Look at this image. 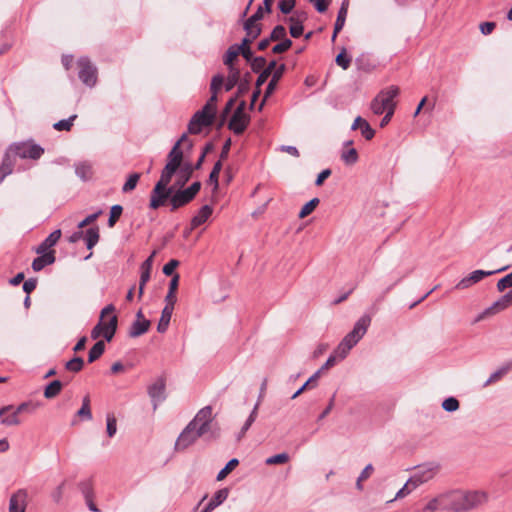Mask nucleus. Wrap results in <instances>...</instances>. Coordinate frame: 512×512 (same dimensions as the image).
<instances>
[{
	"mask_svg": "<svg viewBox=\"0 0 512 512\" xmlns=\"http://www.w3.org/2000/svg\"><path fill=\"white\" fill-rule=\"evenodd\" d=\"M115 307L112 304L104 307L100 314V320L91 331V338L95 344L89 352H104L106 343L110 342L117 329V316L113 314Z\"/></svg>",
	"mask_w": 512,
	"mask_h": 512,
	"instance_id": "f257e3e1",
	"label": "nucleus"
},
{
	"mask_svg": "<svg viewBox=\"0 0 512 512\" xmlns=\"http://www.w3.org/2000/svg\"><path fill=\"white\" fill-rule=\"evenodd\" d=\"M445 494L448 510L454 512H466L488 501V495L484 491L454 490Z\"/></svg>",
	"mask_w": 512,
	"mask_h": 512,
	"instance_id": "f03ea898",
	"label": "nucleus"
},
{
	"mask_svg": "<svg viewBox=\"0 0 512 512\" xmlns=\"http://www.w3.org/2000/svg\"><path fill=\"white\" fill-rule=\"evenodd\" d=\"M180 166L167 162L165 167L161 172L160 179L155 184L150 198V208L158 209L160 206L164 205L165 201L173 192L174 187L168 186L171 182V179L174 174L178 173V169Z\"/></svg>",
	"mask_w": 512,
	"mask_h": 512,
	"instance_id": "7ed1b4c3",
	"label": "nucleus"
},
{
	"mask_svg": "<svg viewBox=\"0 0 512 512\" xmlns=\"http://www.w3.org/2000/svg\"><path fill=\"white\" fill-rule=\"evenodd\" d=\"M399 94L397 86H390L381 90L375 98L371 101L370 108L375 115H382L388 110L395 111L396 101L395 98Z\"/></svg>",
	"mask_w": 512,
	"mask_h": 512,
	"instance_id": "20e7f679",
	"label": "nucleus"
},
{
	"mask_svg": "<svg viewBox=\"0 0 512 512\" xmlns=\"http://www.w3.org/2000/svg\"><path fill=\"white\" fill-rule=\"evenodd\" d=\"M370 321V318L367 316L361 317L355 323L353 330L339 343L337 352H347L351 350L366 333Z\"/></svg>",
	"mask_w": 512,
	"mask_h": 512,
	"instance_id": "39448f33",
	"label": "nucleus"
},
{
	"mask_svg": "<svg viewBox=\"0 0 512 512\" xmlns=\"http://www.w3.org/2000/svg\"><path fill=\"white\" fill-rule=\"evenodd\" d=\"M8 150L13 154V156L33 160L39 159L44 153V149L41 146L30 142L15 143L11 145Z\"/></svg>",
	"mask_w": 512,
	"mask_h": 512,
	"instance_id": "423d86ee",
	"label": "nucleus"
},
{
	"mask_svg": "<svg viewBox=\"0 0 512 512\" xmlns=\"http://www.w3.org/2000/svg\"><path fill=\"white\" fill-rule=\"evenodd\" d=\"M79 67L78 77L81 82L92 88L97 83V68L91 63L89 58L81 57L77 61Z\"/></svg>",
	"mask_w": 512,
	"mask_h": 512,
	"instance_id": "0eeeda50",
	"label": "nucleus"
},
{
	"mask_svg": "<svg viewBox=\"0 0 512 512\" xmlns=\"http://www.w3.org/2000/svg\"><path fill=\"white\" fill-rule=\"evenodd\" d=\"M439 471V466L434 463L420 465L416 468L414 474L410 477L414 487H418L432 480Z\"/></svg>",
	"mask_w": 512,
	"mask_h": 512,
	"instance_id": "6e6552de",
	"label": "nucleus"
},
{
	"mask_svg": "<svg viewBox=\"0 0 512 512\" xmlns=\"http://www.w3.org/2000/svg\"><path fill=\"white\" fill-rule=\"evenodd\" d=\"M208 107H203L197 111L188 124V132L190 134H199L204 127L210 126L215 116L207 112Z\"/></svg>",
	"mask_w": 512,
	"mask_h": 512,
	"instance_id": "1a4fd4ad",
	"label": "nucleus"
},
{
	"mask_svg": "<svg viewBox=\"0 0 512 512\" xmlns=\"http://www.w3.org/2000/svg\"><path fill=\"white\" fill-rule=\"evenodd\" d=\"M245 106V101H241L228 124L229 129L237 135L243 133L249 123V116L244 112Z\"/></svg>",
	"mask_w": 512,
	"mask_h": 512,
	"instance_id": "9d476101",
	"label": "nucleus"
},
{
	"mask_svg": "<svg viewBox=\"0 0 512 512\" xmlns=\"http://www.w3.org/2000/svg\"><path fill=\"white\" fill-rule=\"evenodd\" d=\"M512 305V289L505 295L501 296L498 300L493 302L483 312H481L476 321H481L487 317L494 316Z\"/></svg>",
	"mask_w": 512,
	"mask_h": 512,
	"instance_id": "9b49d317",
	"label": "nucleus"
},
{
	"mask_svg": "<svg viewBox=\"0 0 512 512\" xmlns=\"http://www.w3.org/2000/svg\"><path fill=\"white\" fill-rule=\"evenodd\" d=\"M213 421L212 407L206 406L198 411L196 416L189 423L202 434H206L211 429Z\"/></svg>",
	"mask_w": 512,
	"mask_h": 512,
	"instance_id": "f8f14e48",
	"label": "nucleus"
},
{
	"mask_svg": "<svg viewBox=\"0 0 512 512\" xmlns=\"http://www.w3.org/2000/svg\"><path fill=\"white\" fill-rule=\"evenodd\" d=\"M345 354H334L331 355L325 364L317 370L303 385L300 389H298L292 396V399H295L297 396H299L305 389H307L310 386H315L317 379L320 377L321 373L324 370L329 369L330 367L334 366L336 362L341 361L344 359Z\"/></svg>",
	"mask_w": 512,
	"mask_h": 512,
	"instance_id": "ddd939ff",
	"label": "nucleus"
},
{
	"mask_svg": "<svg viewBox=\"0 0 512 512\" xmlns=\"http://www.w3.org/2000/svg\"><path fill=\"white\" fill-rule=\"evenodd\" d=\"M201 436L203 435L197 430V428L193 427V425L189 423L178 436L175 443V449L177 451H184L194 444Z\"/></svg>",
	"mask_w": 512,
	"mask_h": 512,
	"instance_id": "4468645a",
	"label": "nucleus"
},
{
	"mask_svg": "<svg viewBox=\"0 0 512 512\" xmlns=\"http://www.w3.org/2000/svg\"><path fill=\"white\" fill-rule=\"evenodd\" d=\"M506 269V267H503V268H500V269H497V270H492V271H486V270H475L473 272H471L468 276L462 278L456 285H455V289H458V290H464V289H467L469 287H471L472 285L480 282L482 279H484L485 277H488V276H491L493 274H496V273H499V272H502Z\"/></svg>",
	"mask_w": 512,
	"mask_h": 512,
	"instance_id": "2eb2a0df",
	"label": "nucleus"
},
{
	"mask_svg": "<svg viewBox=\"0 0 512 512\" xmlns=\"http://www.w3.org/2000/svg\"><path fill=\"white\" fill-rule=\"evenodd\" d=\"M28 505V492L19 489L9 499V512H25Z\"/></svg>",
	"mask_w": 512,
	"mask_h": 512,
	"instance_id": "dca6fc26",
	"label": "nucleus"
},
{
	"mask_svg": "<svg viewBox=\"0 0 512 512\" xmlns=\"http://www.w3.org/2000/svg\"><path fill=\"white\" fill-rule=\"evenodd\" d=\"M164 390L165 384L162 378H158L148 387V395L152 400L154 410H156L158 405L164 400Z\"/></svg>",
	"mask_w": 512,
	"mask_h": 512,
	"instance_id": "f3484780",
	"label": "nucleus"
},
{
	"mask_svg": "<svg viewBox=\"0 0 512 512\" xmlns=\"http://www.w3.org/2000/svg\"><path fill=\"white\" fill-rule=\"evenodd\" d=\"M448 510L446 494H439L427 501V503L417 512H438Z\"/></svg>",
	"mask_w": 512,
	"mask_h": 512,
	"instance_id": "a211bd4d",
	"label": "nucleus"
},
{
	"mask_svg": "<svg viewBox=\"0 0 512 512\" xmlns=\"http://www.w3.org/2000/svg\"><path fill=\"white\" fill-rule=\"evenodd\" d=\"M19 414L12 405L4 406L0 408V422L5 426H17L21 423Z\"/></svg>",
	"mask_w": 512,
	"mask_h": 512,
	"instance_id": "6ab92c4d",
	"label": "nucleus"
},
{
	"mask_svg": "<svg viewBox=\"0 0 512 512\" xmlns=\"http://www.w3.org/2000/svg\"><path fill=\"white\" fill-rule=\"evenodd\" d=\"M150 326V321L147 320L141 310H139L136 314L135 321L131 324L129 329V335L131 337H138L144 334Z\"/></svg>",
	"mask_w": 512,
	"mask_h": 512,
	"instance_id": "aec40b11",
	"label": "nucleus"
},
{
	"mask_svg": "<svg viewBox=\"0 0 512 512\" xmlns=\"http://www.w3.org/2000/svg\"><path fill=\"white\" fill-rule=\"evenodd\" d=\"M286 69V66L285 64H281L278 66V68L273 72L272 77L266 87V90H265V93H264V98H263V101L261 102L260 106H259V110L262 109L266 99L275 91L276 87H277V84H278V81L281 79V77L283 76L284 74V71Z\"/></svg>",
	"mask_w": 512,
	"mask_h": 512,
	"instance_id": "412c9836",
	"label": "nucleus"
},
{
	"mask_svg": "<svg viewBox=\"0 0 512 512\" xmlns=\"http://www.w3.org/2000/svg\"><path fill=\"white\" fill-rule=\"evenodd\" d=\"M170 199L171 209L176 210L179 207H182L189 203L193 198L191 197V194L188 193V191L184 190H178L176 192H172L171 195L168 197Z\"/></svg>",
	"mask_w": 512,
	"mask_h": 512,
	"instance_id": "4be33fe9",
	"label": "nucleus"
},
{
	"mask_svg": "<svg viewBox=\"0 0 512 512\" xmlns=\"http://www.w3.org/2000/svg\"><path fill=\"white\" fill-rule=\"evenodd\" d=\"M75 174L82 181H89L92 179L94 171L93 164L89 161H79L74 164Z\"/></svg>",
	"mask_w": 512,
	"mask_h": 512,
	"instance_id": "5701e85b",
	"label": "nucleus"
},
{
	"mask_svg": "<svg viewBox=\"0 0 512 512\" xmlns=\"http://www.w3.org/2000/svg\"><path fill=\"white\" fill-rule=\"evenodd\" d=\"M55 262V254L54 251H49L47 253L40 254V256L36 257L32 262V269L35 272L41 271L47 265H51Z\"/></svg>",
	"mask_w": 512,
	"mask_h": 512,
	"instance_id": "b1692460",
	"label": "nucleus"
},
{
	"mask_svg": "<svg viewBox=\"0 0 512 512\" xmlns=\"http://www.w3.org/2000/svg\"><path fill=\"white\" fill-rule=\"evenodd\" d=\"M228 494L229 490L227 488L218 490L211 498V500L207 503L202 512H211L212 510H214L227 499Z\"/></svg>",
	"mask_w": 512,
	"mask_h": 512,
	"instance_id": "393cba45",
	"label": "nucleus"
},
{
	"mask_svg": "<svg viewBox=\"0 0 512 512\" xmlns=\"http://www.w3.org/2000/svg\"><path fill=\"white\" fill-rule=\"evenodd\" d=\"M61 237V230L57 229L49 234V236L37 247L36 253H47V250L56 245Z\"/></svg>",
	"mask_w": 512,
	"mask_h": 512,
	"instance_id": "a878e982",
	"label": "nucleus"
},
{
	"mask_svg": "<svg viewBox=\"0 0 512 512\" xmlns=\"http://www.w3.org/2000/svg\"><path fill=\"white\" fill-rule=\"evenodd\" d=\"M213 209L210 205H204L200 208L198 213L192 218L191 226L192 228H196L202 224H204L209 217L211 216Z\"/></svg>",
	"mask_w": 512,
	"mask_h": 512,
	"instance_id": "bb28decb",
	"label": "nucleus"
},
{
	"mask_svg": "<svg viewBox=\"0 0 512 512\" xmlns=\"http://www.w3.org/2000/svg\"><path fill=\"white\" fill-rule=\"evenodd\" d=\"M14 166V159L13 154L9 152V150L6 152L2 163L0 165V183L3 182V180L12 173Z\"/></svg>",
	"mask_w": 512,
	"mask_h": 512,
	"instance_id": "cd10ccee",
	"label": "nucleus"
},
{
	"mask_svg": "<svg viewBox=\"0 0 512 512\" xmlns=\"http://www.w3.org/2000/svg\"><path fill=\"white\" fill-rule=\"evenodd\" d=\"M173 310H174V306L168 305V304H166L165 307L162 309L161 317H160V320L157 325V331L159 333L165 332L166 329L168 328L171 317H172Z\"/></svg>",
	"mask_w": 512,
	"mask_h": 512,
	"instance_id": "c85d7f7f",
	"label": "nucleus"
},
{
	"mask_svg": "<svg viewBox=\"0 0 512 512\" xmlns=\"http://www.w3.org/2000/svg\"><path fill=\"white\" fill-rule=\"evenodd\" d=\"M305 19V15L291 16L289 18L290 25V34L294 38H298L303 33V25L302 22Z\"/></svg>",
	"mask_w": 512,
	"mask_h": 512,
	"instance_id": "c756f323",
	"label": "nucleus"
},
{
	"mask_svg": "<svg viewBox=\"0 0 512 512\" xmlns=\"http://www.w3.org/2000/svg\"><path fill=\"white\" fill-rule=\"evenodd\" d=\"M179 279H180L179 275L175 274V275H173L172 279L170 280L169 290L165 297L166 304H168V305L175 306V303L177 301L176 291L178 288Z\"/></svg>",
	"mask_w": 512,
	"mask_h": 512,
	"instance_id": "7c9ffc66",
	"label": "nucleus"
},
{
	"mask_svg": "<svg viewBox=\"0 0 512 512\" xmlns=\"http://www.w3.org/2000/svg\"><path fill=\"white\" fill-rule=\"evenodd\" d=\"M348 6H349V0H344L341 4L339 11H338V15H337V18H336V21L334 24L336 33H339L345 25L347 12H348Z\"/></svg>",
	"mask_w": 512,
	"mask_h": 512,
	"instance_id": "2f4dec72",
	"label": "nucleus"
},
{
	"mask_svg": "<svg viewBox=\"0 0 512 512\" xmlns=\"http://www.w3.org/2000/svg\"><path fill=\"white\" fill-rule=\"evenodd\" d=\"M512 370V360L505 363L501 367H499L495 372H493L488 380L485 382L484 386H488L491 383L497 382L503 376H505L509 371Z\"/></svg>",
	"mask_w": 512,
	"mask_h": 512,
	"instance_id": "473e14b6",
	"label": "nucleus"
},
{
	"mask_svg": "<svg viewBox=\"0 0 512 512\" xmlns=\"http://www.w3.org/2000/svg\"><path fill=\"white\" fill-rule=\"evenodd\" d=\"M194 167L191 163L181 164L178 169V181L177 184L182 187L191 177Z\"/></svg>",
	"mask_w": 512,
	"mask_h": 512,
	"instance_id": "72a5a7b5",
	"label": "nucleus"
},
{
	"mask_svg": "<svg viewBox=\"0 0 512 512\" xmlns=\"http://www.w3.org/2000/svg\"><path fill=\"white\" fill-rule=\"evenodd\" d=\"M63 384L59 380H53L44 388V397L46 399H53L62 391Z\"/></svg>",
	"mask_w": 512,
	"mask_h": 512,
	"instance_id": "f704fd0d",
	"label": "nucleus"
},
{
	"mask_svg": "<svg viewBox=\"0 0 512 512\" xmlns=\"http://www.w3.org/2000/svg\"><path fill=\"white\" fill-rule=\"evenodd\" d=\"M229 74L225 81V90L230 91L232 90L235 85L237 84L239 77H240V71L235 66H231L228 68Z\"/></svg>",
	"mask_w": 512,
	"mask_h": 512,
	"instance_id": "c9c22d12",
	"label": "nucleus"
},
{
	"mask_svg": "<svg viewBox=\"0 0 512 512\" xmlns=\"http://www.w3.org/2000/svg\"><path fill=\"white\" fill-rule=\"evenodd\" d=\"M41 407L40 402H36L33 400H28L25 402H22L16 407V413H26V414H33L35 413L39 408Z\"/></svg>",
	"mask_w": 512,
	"mask_h": 512,
	"instance_id": "e433bc0d",
	"label": "nucleus"
},
{
	"mask_svg": "<svg viewBox=\"0 0 512 512\" xmlns=\"http://www.w3.org/2000/svg\"><path fill=\"white\" fill-rule=\"evenodd\" d=\"M167 162L174 163L178 166L182 164L183 152L179 148V142H176L168 154Z\"/></svg>",
	"mask_w": 512,
	"mask_h": 512,
	"instance_id": "4c0bfd02",
	"label": "nucleus"
},
{
	"mask_svg": "<svg viewBox=\"0 0 512 512\" xmlns=\"http://www.w3.org/2000/svg\"><path fill=\"white\" fill-rule=\"evenodd\" d=\"M86 246L88 249H92L99 241V229L98 227L89 228L85 232Z\"/></svg>",
	"mask_w": 512,
	"mask_h": 512,
	"instance_id": "58836bf2",
	"label": "nucleus"
},
{
	"mask_svg": "<svg viewBox=\"0 0 512 512\" xmlns=\"http://www.w3.org/2000/svg\"><path fill=\"white\" fill-rule=\"evenodd\" d=\"M77 416L84 420L92 419V412H91V407H90V397L88 395L83 398L82 406L77 411Z\"/></svg>",
	"mask_w": 512,
	"mask_h": 512,
	"instance_id": "ea45409f",
	"label": "nucleus"
},
{
	"mask_svg": "<svg viewBox=\"0 0 512 512\" xmlns=\"http://www.w3.org/2000/svg\"><path fill=\"white\" fill-rule=\"evenodd\" d=\"M244 30L246 31L247 37L253 41L256 39L260 33H261V27L260 25L256 23H250L249 21H246L244 23Z\"/></svg>",
	"mask_w": 512,
	"mask_h": 512,
	"instance_id": "a19ab883",
	"label": "nucleus"
},
{
	"mask_svg": "<svg viewBox=\"0 0 512 512\" xmlns=\"http://www.w3.org/2000/svg\"><path fill=\"white\" fill-rule=\"evenodd\" d=\"M238 464H239L238 459H236V458L231 459L225 465V467L223 469H221L219 471V473L217 474V477H216L217 481H221V480L225 479L227 477V475L229 473H231L238 466Z\"/></svg>",
	"mask_w": 512,
	"mask_h": 512,
	"instance_id": "79ce46f5",
	"label": "nucleus"
},
{
	"mask_svg": "<svg viewBox=\"0 0 512 512\" xmlns=\"http://www.w3.org/2000/svg\"><path fill=\"white\" fill-rule=\"evenodd\" d=\"M238 50H240V48H237V45H232L228 48V50L226 51L225 53V56H224V59H223V62L224 64L230 68L231 66H234L233 65V61L237 58V56L239 55V52Z\"/></svg>",
	"mask_w": 512,
	"mask_h": 512,
	"instance_id": "37998d69",
	"label": "nucleus"
},
{
	"mask_svg": "<svg viewBox=\"0 0 512 512\" xmlns=\"http://www.w3.org/2000/svg\"><path fill=\"white\" fill-rule=\"evenodd\" d=\"M319 199L318 198H313L311 199L309 202H307L303 207L302 209L300 210L299 212V218H305L307 217L308 215H310L314 209L317 207V205L319 204Z\"/></svg>",
	"mask_w": 512,
	"mask_h": 512,
	"instance_id": "c03bdc74",
	"label": "nucleus"
},
{
	"mask_svg": "<svg viewBox=\"0 0 512 512\" xmlns=\"http://www.w3.org/2000/svg\"><path fill=\"white\" fill-rule=\"evenodd\" d=\"M251 42V39L243 38L242 43L240 45H237V48H240V50H238L239 54H241L247 61H250L253 55L249 47V44Z\"/></svg>",
	"mask_w": 512,
	"mask_h": 512,
	"instance_id": "a18cd8bd",
	"label": "nucleus"
},
{
	"mask_svg": "<svg viewBox=\"0 0 512 512\" xmlns=\"http://www.w3.org/2000/svg\"><path fill=\"white\" fill-rule=\"evenodd\" d=\"M77 118V115H72L68 119L60 120L54 123L53 128L57 131H69L73 126V121Z\"/></svg>",
	"mask_w": 512,
	"mask_h": 512,
	"instance_id": "49530a36",
	"label": "nucleus"
},
{
	"mask_svg": "<svg viewBox=\"0 0 512 512\" xmlns=\"http://www.w3.org/2000/svg\"><path fill=\"white\" fill-rule=\"evenodd\" d=\"M341 159L347 164H355L358 160V153L355 148H350L341 153Z\"/></svg>",
	"mask_w": 512,
	"mask_h": 512,
	"instance_id": "de8ad7c7",
	"label": "nucleus"
},
{
	"mask_svg": "<svg viewBox=\"0 0 512 512\" xmlns=\"http://www.w3.org/2000/svg\"><path fill=\"white\" fill-rule=\"evenodd\" d=\"M417 487H414L413 486V483H411V479L409 478L407 480V482L405 483V485L396 493L394 499H391L390 501H388L389 503L390 502H393L394 500L396 499H401V498H404L406 497L407 495H409L414 489H416Z\"/></svg>",
	"mask_w": 512,
	"mask_h": 512,
	"instance_id": "09e8293b",
	"label": "nucleus"
},
{
	"mask_svg": "<svg viewBox=\"0 0 512 512\" xmlns=\"http://www.w3.org/2000/svg\"><path fill=\"white\" fill-rule=\"evenodd\" d=\"M139 179H140V174H138V173L131 174L128 177V179L125 182V184L123 185L122 192L123 193H127V192H130V191L134 190L136 185H137V183H138V181H139Z\"/></svg>",
	"mask_w": 512,
	"mask_h": 512,
	"instance_id": "8fccbe9b",
	"label": "nucleus"
},
{
	"mask_svg": "<svg viewBox=\"0 0 512 512\" xmlns=\"http://www.w3.org/2000/svg\"><path fill=\"white\" fill-rule=\"evenodd\" d=\"M106 430L109 437H113L117 432V419L112 413H108L106 416Z\"/></svg>",
	"mask_w": 512,
	"mask_h": 512,
	"instance_id": "3c124183",
	"label": "nucleus"
},
{
	"mask_svg": "<svg viewBox=\"0 0 512 512\" xmlns=\"http://www.w3.org/2000/svg\"><path fill=\"white\" fill-rule=\"evenodd\" d=\"M123 211V208L121 205H113L110 210V216L108 219V226L113 227L116 223V221L119 219Z\"/></svg>",
	"mask_w": 512,
	"mask_h": 512,
	"instance_id": "603ef678",
	"label": "nucleus"
},
{
	"mask_svg": "<svg viewBox=\"0 0 512 512\" xmlns=\"http://www.w3.org/2000/svg\"><path fill=\"white\" fill-rule=\"evenodd\" d=\"M286 28L282 25H277L274 27L270 34V40L272 41H283L286 37Z\"/></svg>",
	"mask_w": 512,
	"mask_h": 512,
	"instance_id": "864d4df0",
	"label": "nucleus"
},
{
	"mask_svg": "<svg viewBox=\"0 0 512 512\" xmlns=\"http://www.w3.org/2000/svg\"><path fill=\"white\" fill-rule=\"evenodd\" d=\"M259 405H260V402L257 401V403L255 404L252 412L250 413L248 419L246 420L244 426L242 427V430H241V434L244 435L246 433V431L251 427V425L254 423L256 417H257V414H258V408H259Z\"/></svg>",
	"mask_w": 512,
	"mask_h": 512,
	"instance_id": "5fc2aeb1",
	"label": "nucleus"
},
{
	"mask_svg": "<svg viewBox=\"0 0 512 512\" xmlns=\"http://www.w3.org/2000/svg\"><path fill=\"white\" fill-rule=\"evenodd\" d=\"M289 456L287 453H280L273 455L266 459L265 463L267 465H276V464H284L288 462Z\"/></svg>",
	"mask_w": 512,
	"mask_h": 512,
	"instance_id": "6e6d98bb",
	"label": "nucleus"
},
{
	"mask_svg": "<svg viewBox=\"0 0 512 512\" xmlns=\"http://www.w3.org/2000/svg\"><path fill=\"white\" fill-rule=\"evenodd\" d=\"M83 359L80 357H74L73 359L66 362L65 367L67 370L72 372H78L83 367Z\"/></svg>",
	"mask_w": 512,
	"mask_h": 512,
	"instance_id": "4d7b16f0",
	"label": "nucleus"
},
{
	"mask_svg": "<svg viewBox=\"0 0 512 512\" xmlns=\"http://www.w3.org/2000/svg\"><path fill=\"white\" fill-rule=\"evenodd\" d=\"M221 169H222V163H221V160H219L214 164V167L209 175V181L211 183H214L215 189L218 188V178H219V173H220Z\"/></svg>",
	"mask_w": 512,
	"mask_h": 512,
	"instance_id": "13d9d810",
	"label": "nucleus"
},
{
	"mask_svg": "<svg viewBox=\"0 0 512 512\" xmlns=\"http://www.w3.org/2000/svg\"><path fill=\"white\" fill-rule=\"evenodd\" d=\"M222 85L225 86L224 77L220 74L213 76L210 84V90L212 93L217 94Z\"/></svg>",
	"mask_w": 512,
	"mask_h": 512,
	"instance_id": "bf43d9fd",
	"label": "nucleus"
},
{
	"mask_svg": "<svg viewBox=\"0 0 512 512\" xmlns=\"http://www.w3.org/2000/svg\"><path fill=\"white\" fill-rule=\"evenodd\" d=\"M442 408L447 412H454L459 408V401L454 397H449L443 401Z\"/></svg>",
	"mask_w": 512,
	"mask_h": 512,
	"instance_id": "052dcab7",
	"label": "nucleus"
},
{
	"mask_svg": "<svg viewBox=\"0 0 512 512\" xmlns=\"http://www.w3.org/2000/svg\"><path fill=\"white\" fill-rule=\"evenodd\" d=\"M292 46V41L288 38H285L283 41H280L276 45L273 46L272 52L275 54H280L286 52Z\"/></svg>",
	"mask_w": 512,
	"mask_h": 512,
	"instance_id": "680f3d73",
	"label": "nucleus"
},
{
	"mask_svg": "<svg viewBox=\"0 0 512 512\" xmlns=\"http://www.w3.org/2000/svg\"><path fill=\"white\" fill-rule=\"evenodd\" d=\"M335 61L337 65L342 67L344 70L348 69L351 64V58L346 55L345 49L337 55Z\"/></svg>",
	"mask_w": 512,
	"mask_h": 512,
	"instance_id": "e2e57ef3",
	"label": "nucleus"
},
{
	"mask_svg": "<svg viewBox=\"0 0 512 512\" xmlns=\"http://www.w3.org/2000/svg\"><path fill=\"white\" fill-rule=\"evenodd\" d=\"M133 363L131 362H115L112 366H111V372L113 374H117V373H121V372H125L129 369H131L133 367Z\"/></svg>",
	"mask_w": 512,
	"mask_h": 512,
	"instance_id": "0e129e2a",
	"label": "nucleus"
},
{
	"mask_svg": "<svg viewBox=\"0 0 512 512\" xmlns=\"http://www.w3.org/2000/svg\"><path fill=\"white\" fill-rule=\"evenodd\" d=\"M512 287V272L501 278L497 282V290L503 292L505 289Z\"/></svg>",
	"mask_w": 512,
	"mask_h": 512,
	"instance_id": "69168bd1",
	"label": "nucleus"
},
{
	"mask_svg": "<svg viewBox=\"0 0 512 512\" xmlns=\"http://www.w3.org/2000/svg\"><path fill=\"white\" fill-rule=\"evenodd\" d=\"M250 61L251 68L256 73L263 70L266 65V59L262 56L252 58Z\"/></svg>",
	"mask_w": 512,
	"mask_h": 512,
	"instance_id": "338daca9",
	"label": "nucleus"
},
{
	"mask_svg": "<svg viewBox=\"0 0 512 512\" xmlns=\"http://www.w3.org/2000/svg\"><path fill=\"white\" fill-rule=\"evenodd\" d=\"M296 0H281L279 2V9L283 14H289L295 7Z\"/></svg>",
	"mask_w": 512,
	"mask_h": 512,
	"instance_id": "774afa93",
	"label": "nucleus"
}]
</instances>
